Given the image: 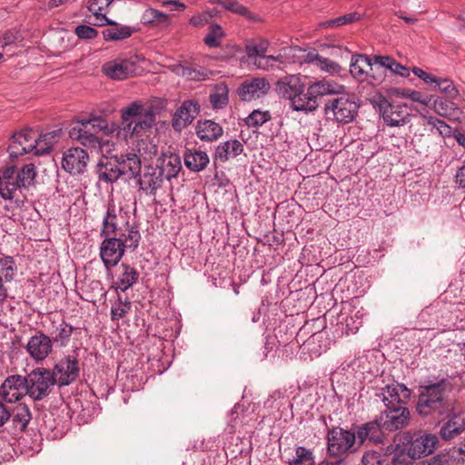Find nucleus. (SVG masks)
<instances>
[{
	"label": "nucleus",
	"mask_w": 465,
	"mask_h": 465,
	"mask_svg": "<svg viewBox=\"0 0 465 465\" xmlns=\"http://www.w3.org/2000/svg\"><path fill=\"white\" fill-rule=\"evenodd\" d=\"M197 137L203 142H213L223 134V127L212 120H200L195 126Z\"/></svg>",
	"instance_id": "30"
},
{
	"label": "nucleus",
	"mask_w": 465,
	"mask_h": 465,
	"mask_svg": "<svg viewBox=\"0 0 465 465\" xmlns=\"http://www.w3.org/2000/svg\"><path fill=\"white\" fill-rule=\"evenodd\" d=\"M380 423L385 430L394 431L407 427L410 423L411 413L406 406L386 408L379 415Z\"/></svg>",
	"instance_id": "13"
},
{
	"label": "nucleus",
	"mask_w": 465,
	"mask_h": 465,
	"mask_svg": "<svg viewBox=\"0 0 465 465\" xmlns=\"http://www.w3.org/2000/svg\"><path fill=\"white\" fill-rule=\"evenodd\" d=\"M20 40H22V35H20L18 30H15V29L7 30L0 37V48H4L5 46L14 45Z\"/></svg>",
	"instance_id": "57"
},
{
	"label": "nucleus",
	"mask_w": 465,
	"mask_h": 465,
	"mask_svg": "<svg viewBox=\"0 0 465 465\" xmlns=\"http://www.w3.org/2000/svg\"><path fill=\"white\" fill-rule=\"evenodd\" d=\"M74 34L80 39H94L97 36L98 32L89 25H81L75 27Z\"/></svg>",
	"instance_id": "61"
},
{
	"label": "nucleus",
	"mask_w": 465,
	"mask_h": 465,
	"mask_svg": "<svg viewBox=\"0 0 465 465\" xmlns=\"http://www.w3.org/2000/svg\"><path fill=\"white\" fill-rule=\"evenodd\" d=\"M464 451L461 449H454L449 453H440L421 462L420 465H452V459L462 456Z\"/></svg>",
	"instance_id": "43"
},
{
	"label": "nucleus",
	"mask_w": 465,
	"mask_h": 465,
	"mask_svg": "<svg viewBox=\"0 0 465 465\" xmlns=\"http://www.w3.org/2000/svg\"><path fill=\"white\" fill-rule=\"evenodd\" d=\"M118 167V163L110 155L101 159L97 167L99 181L113 183L124 177Z\"/></svg>",
	"instance_id": "29"
},
{
	"label": "nucleus",
	"mask_w": 465,
	"mask_h": 465,
	"mask_svg": "<svg viewBox=\"0 0 465 465\" xmlns=\"http://www.w3.org/2000/svg\"><path fill=\"white\" fill-rule=\"evenodd\" d=\"M98 4L99 2H90V5L87 6L90 12V15H86L88 23L94 26L113 25L114 23L106 17L104 7L98 5Z\"/></svg>",
	"instance_id": "39"
},
{
	"label": "nucleus",
	"mask_w": 465,
	"mask_h": 465,
	"mask_svg": "<svg viewBox=\"0 0 465 465\" xmlns=\"http://www.w3.org/2000/svg\"><path fill=\"white\" fill-rule=\"evenodd\" d=\"M50 374L58 386L70 385L79 375L78 361L74 356H65L54 365L53 370H50Z\"/></svg>",
	"instance_id": "11"
},
{
	"label": "nucleus",
	"mask_w": 465,
	"mask_h": 465,
	"mask_svg": "<svg viewBox=\"0 0 465 465\" xmlns=\"http://www.w3.org/2000/svg\"><path fill=\"white\" fill-rule=\"evenodd\" d=\"M344 87L334 82L326 80L316 81L309 84L306 92V100L314 101L315 110L318 107L317 98L324 95L341 94Z\"/></svg>",
	"instance_id": "25"
},
{
	"label": "nucleus",
	"mask_w": 465,
	"mask_h": 465,
	"mask_svg": "<svg viewBox=\"0 0 465 465\" xmlns=\"http://www.w3.org/2000/svg\"><path fill=\"white\" fill-rule=\"evenodd\" d=\"M130 214L121 205H116L114 200L108 203L105 215L103 219L101 235L127 236L131 231H139L137 226L130 223Z\"/></svg>",
	"instance_id": "6"
},
{
	"label": "nucleus",
	"mask_w": 465,
	"mask_h": 465,
	"mask_svg": "<svg viewBox=\"0 0 465 465\" xmlns=\"http://www.w3.org/2000/svg\"><path fill=\"white\" fill-rule=\"evenodd\" d=\"M243 151L242 143L234 139L220 143L215 151V157L221 162H226L230 158L240 155Z\"/></svg>",
	"instance_id": "35"
},
{
	"label": "nucleus",
	"mask_w": 465,
	"mask_h": 465,
	"mask_svg": "<svg viewBox=\"0 0 465 465\" xmlns=\"http://www.w3.org/2000/svg\"><path fill=\"white\" fill-rule=\"evenodd\" d=\"M281 61L280 56L262 55L253 59V63L257 68L266 70L273 65L274 62Z\"/></svg>",
	"instance_id": "62"
},
{
	"label": "nucleus",
	"mask_w": 465,
	"mask_h": 465,
	"mask_svg": "<svg viewBox=\"0 0 465 465\" xmlns=\"http://www.w3.org/2000/svg\"><path fill=\"white\" fill-rule=\"evenodd\" d=\"M134 152L140 156L141 161L151 160L158 153L157 145L151 140L141 139L138 141Z\"/></svg>",
	"instance_id": "45"
},
{
	"label": "nucleus",
	"mask_w": 465,
	"mask_h": 465,
	"mask_svg": "<svg viewBox=\"0 0 465 465\" xmlns=\"http://www.w3.org/2000/svg\"><path fill=\"white\" fill-rule=\"evenodd\" d=\"M398 436L400 441L406 446L408 456L412 460L430 455L439 443L438 437L432 433L420 431L411 434L410 431H405Z\"/></svg>",
	"instance_id": "8"
},
{
	"label": "nucleus",
	"mask_w": 465,
	"mask_h": 465,
	"mask_svg": "<svg viewBox=\"0 0 465 465\" xmlns=\"http://www.w3.org/2000/svg\"><path fill=\"white\" fill-rule=\"evenodd\" d=\"M229 88L224 83H219L214 85L211 94L210 103L215 109H222L228 104Z\"/></svg>",
	"instance_id": "38"
},
{
	"label": "nucleus",
	"mask_w": 465,
	"mask_h": 465,
	"mask_svg": "<svg viewBox=\"0 0 465 465\" xmlns=\"http://www.w3.org/2000/svg\"><path fill=\"white\" fill-rule=\"evenodd\" d=\"M36 176L35 167L33 163L25 164L16 173V183H18V190L26 188L34 183Z\"/></svg>",
	"instance_id": "44"
},
{
	"label": "nucleus",
	"mask_w": 465,
	"mask_h": 465,
	"mask_svg": "<svg viewBox=\"0 0 465 465\" xmlns=\"http://www.w3.org/2000/svg\"><path fill=\"white\" fill-rule=\"evenodd\" d=\"M53 329L49 330L53 344L55 343L64 347L70 341L74 328L64 320L58 322L53 321Z\"/></svg>",
	"instance_id": "33"
},
{
	"label": "nucleus",
	"mask_w": 465,
	"mask_h": 465,
	"mask_svg": "<svg viewBox=\"0 0 465 465\" xmlns=\"http://www.w3.org/2000/svg\"><path fill=\"white\" fill-rule=\"evenodd\" d=\"M433 111L440 116L445 118H451L455 116L458 112L457 105L449 98L437 97L432 102Z\"/></svg>",
	"instance_id": "40"
},
{
	"label": "nucleus",
	"mask_w": 465,
	"mask_h": 465,
	"mask_svg": "<svg viewBox=\"0 0 465 465\" xmlns=\"http://www.w3.org/2000/svg\"><path fill=\"white\" fill-rule=\"evenodd\" d=\"M132 303L127 299L123 302L121 298L118 299L117 302L111 308V319L112 321H119L124 318L128 312L131 310Z\"/></svg>",
	"instance_id": "54"
},
{
	"label": "nucleus",
	"mask_w": 465,
	"mask_h": 465,
	"mask_svg": "<svg viewBox=\"0 0 465 465\" xmlns=\"http://www.w3.org/2000/svg\"><path fill=\"white\" fill-rule=\"evenodd\" d=\"M59 131H53L42 135L33 129H25L15 133L11 143L8 146V153L11 158L33 153L35 155H44L51 152Z\"/></svg>",
	"instance_id": "1"
},
{
	"label": "nucleus",
	"mask_w": 465,
	"mask_h": 465,
	"mask_svg": "<svg viewBox=\"0 0 465 465\" xmlns=\"http://www.w3.org/2000/svg\"><path fill=\"white\" fill-rule=\"evenodd\" d=\"M89 157L82 148H70L63 156L62 167L72 174H78L84 171Z\"/></svg>",
	"instance_id": "24"
},
{
	"label": "nucleus",
	"mask_w": 465,
	"mask_h": 465,
	"mask_svg": "<svg viewBox=\"0 0 465 465\" xmlns=\"http://www.w3.org/2000/svg\"><path fill=\"white\" fill-rule=\"evenodd\" d=\"M465 430V411H452L447 422L440 428V434L445 440L459 436Z\"/></svg>",
	"instance_id": "27"
},
{
	"label": "nucleus",
	"mask_w": 465,
	"mask_h": 465,
	"mask_svg": "<svg viewBox=\"0 0 465 465\" xmlns=\"http://www.w3.org/2000/svg\"><path fill=\"white\" fill-rule=\"evenodd\" d=\"M119 274L114 282L115 289L125 292L134 286L139 279V272L134 267L122 263L119 267Z\"/></svg>",
	"instance_id": "32"
},
{
	"label": "nucleus",
	"mask_w": 465,
	"mask_h": 465,
	"mask_svg": "<svg viewBox=\"0 0 465 465\" xmlns=\"http://www.w3.org/2000/svg\"><path fill=\"white\" fill-rule=\"evenodd\" d=\"M277 94L290 101V106L293 111L313 112L314 101L306 100L305 84L298 74H290L281 78L275 85Z\"/></svg>",
	"instance_id": "2"
},
{
	"label": "nucleus",
	"mask_w": 465,
	"mask_h": 465,
	"mask_svg": "<svg viewBox=\"0 0 465 465\" xmlns=\"http://www.w3.org/2000/svg\"><path fill=\"white\" fill-rule=\"evenodd\" d=\"M109 154L110 158L118 163L120 171H123L121 172L123 176L128 179H136L138 177L141 173L142 161L140 156L134 152V149L130 152L117 153L114 148L111 147V153Z\"/></svg>",
	"instance_id": "12"
},
{
	"label": "nucleus",
	"mask_w": 465,
	"mask_h": 465,
	"mask_svg": "<svg viewBox=\"0 0 465 465\" xmlns=\"http://www.w3.org/2000/svg\"><path fill=\"white\" fill-rule=\"evenodd\" d=\"M122 120L125 132L132 136H140L153 127L155 114L152 109L134 102L122 110Z\"/></svg>",
	"instance_id": "4"
},
{
	"label": "nucleus",
	"mask_w": 465,
	"mask_h": 465,
	"mask_svg": "<svg viewBox=\"0 0 465 465\" xmlns=\"http://www.w3.org/2000/svg\"><path fill=\"white\" fill-rule=\"evenodd\" d=\"M317 66L330 74H338L341 70L340 65L336 62L322 55H320Z\"/></svg>",
	"instance_id": "60"
},
{
	"label": "nucleus",
	"mask_w": 465,
	"mask_h": 465,
	"mask_svg": "<svg viewBox=\"0 0 465 465\" xmlns=\"http://www.w3.org/2000/svg\"><path fill=\"white\" fill-rule=\"evenodd\" d=\"M435 90H439L444 94L449 99H455L459 96V91L455 87L452 81L449 78L438 77L435 84L432 87Z\"/></svg>",
	"instance_id": "49"
},
{
	"label": "nucleus",
	"mask_w": 465,
	"mask_h": 465,
	"mask_svg": "<svg viewBox=\"0 0 465 465\" xmlns=\"http://www.w3.org/2000/svg\"><path fill=\"white\" fill-rule=\"evenodd\" d=\"M286 399L280 391L273 392L268 400L265 401V407L269 409H277L280 408L285 403Z\"/></svg>",
	"instance_id": "63"
},
{
	"label": "nucleus",
	"mask_w": 465,
	"mask_h": 465,
	"mask_svg": "<svg viewBox=\"0 0 465 465\" xmlns=\"http://www.w3.org/2000/svg\"><path fill=\"white\" fill-rule=\"evenodd\" d=\"M69 134L72 139L79 141L84 146L99 149L103 154L111 153V147L114 146L108 141L100 140L94 134L91 133L90 129L80 124L73 127Z\"/></svg>",
	"instance_id": "16"
},
{
	"label": "nucleus",
	"mask_w": 465,
	"mask_h": 465,
	"mask_svg": "<svg viewBox=\"0 0 465 465\" xmlns=\"http://www.w3.org/2000/svg\"><path fill=\"white\" fill-rule=\"evenodd\" d=\"M103 73L114 80H123L136 74V64L131 59H116L103 65Z\"/></svg>",
	"instance_id": "22"
},
{
	"label": "nucleus",
	"mask_w": 465,
	"mask_h": 465,
	"mask_svg": "<svg viewBox=\"0 0 465 465\" xmlns=\"http://www.w3.org/2000/svg\"><path fill=\"white\" fill-rule=\"evenodd\" d=\"M51 337L43 331L31 336L25 345V351L35 362L44 361L53 351Z\"/></svg>",
	"instance_id": "14"
},
{
	"label": "nucleus",
	"mask_w": 465,
	"mask_h": 465,
	"mask_svg": "<svg viewBox=\"0 0 465 465\" xmlns=\"http://www.w3.org/2000/svg\"><path fill=\"white\" fill-rule=\"evenodd\" d=\"M199 104L193 100L184 101L177 109L173 122L175 130H182L190 124L199 114Z\"/></svg>",
	"instance_id": "26"
},
{
	"label": "nucleus",
	"mask_w": 465,
	"mask_h": 465,
	"mask_svg": "<svg viewBox=\"0 0 465 465\" xmlns=\"http://www.w3.org/2000/svg\"><path fill=\"white\" fill-rule=\"evenodd\" d=\"M16 168L10 165L0 171V196L4 200H13L16 196L18 191V183H16Z\"/></svg>",
	"instance_id": "28"
},
{
	"label": "nucleus",
	"mask_w": 465,
	"mask_h": 465,
	"mask_svg": "<svg viewBox=\"0 0 465 465\" xmlns=\"http://www.w3.org/2000/svg\"><path fill=\"white\" fill-rule=\"evenodd\" d=\"M161 161V166H158V168L162 171L165 180L175 177L182 169L180 156L176 153L165 154Z\"/></svg>",
	"instance_id": "36"
},
{
	"label": "nucleus",
	"mask_w": 465,
	"mask_h": 465,
	"mask_svg": "<svg viewBox=\"0 0 465 465\" xmlns=\"http://www.w3.org/2000/svg\"><path fill=\"white\" fill-rule=\"evenodd\" d=\"M372 65L373 63L369 56L355 54L351 55L350 73L359 82L367 81L370 84L374 85L380 82V79L370 74L373 70Z\"/></svg>",
	"instance_id": "17"
},
{
	"label": "nucleus",
	"mask_w": 465,
	"mask_h": 465,
	"mask_svg": "<svg viewBox=\"0 0 465 465\" xmlns=\"http://www.w3.org/2000/svg\"><path fill=\"white\" fill-rule=\"evenodd\" d=\"M268 46L269 43L265 39H262L257 43L248 45L246 46L247 55L251 59L264 55L267 52Z\"/></svg>",
	"instance_id": "55"
},
{
	"label": "nucleus",
	"mask_w": 465,
	"mask_h": 465,
	"mask_svg": "<svg viewBox=\"0 0 465 465\" xmlns=\"http://www.w3.org/2000/svg\"><path fill=\"white\" fill-rule=\"evenodd\" d=\"M361 16L362 14L359 12H352L350 14H346L344 15H341L334 19L327 20L323 23V25L327 27H338L346 24L356 22L360 20Z\"/></svg>",
	"instance_id": "52"
},
{
	"label": "nucleus",
	"mask_w": 465,
	"mask_h": 465,
	"mask_svg": "<svg viewBox=\"0 0 465 465\" xmlns=\"http://www.w3.org/2000/svg\"><path fill=\"white\" fill-rule=\"evenodd\" d=\"M314 456L311 450L299 446L295 450V456L289 460V465H313Z\"/></svg>",
	"instance_id": "48"
},
{
	"label": "nucleus",
	"mask_w": 465,
	"mask_h": 465,
	"mask_svg": "<svg viewBox=\"0 0 465 465\" xmlns=\"http://www.w3.org/2000/svg\"><path fill=\"white\" fill-rule=\"evenodd\" d=\"M53 378L49 369L36 368L33 370L25 377L27 395L34 401H40L46 397L55 384Z\"/></svg>",
	"instance_id": "9"
},
{
	"label": "nucleus",
	"mask_w": 465,
	"mask_h": 465,
	"mask_svg": "<svg viewBox=\"0 0 465 465\" xmlns=\"http://www.w3.org/2000/svg\"><path fill=\"white\" fill-rule=\"evenodd\" d=\"M382 430L384 428L380 423L379 416L374 420L358 426L354 432L358 440V447L363 445L366 441L374 444L382 443L384 440Z\"/></svg>",
	"instance_id": "21"
},
{
	"label": "nucleus",
	"mask_w": 465,
	"mask_h": 465,
	"mask_svg": "<svg viewBox=\"0 0 465 465\" xmlns=\"http://www.w3.org/2000/svg\"><path fill=\"white\" fill-rule=\"evenodd\" d=\"M327 453L331 458L345 460L347 455L358 450V440L354 431L334 427L328 430Z\"/></svg>",
	"instance_id": "7"
},
{
	"label": "nucleus",
	"mask_w": 465,
	"mask_h": 465,
	"mask_svg": "<svg viewBox=\"0 0 465 465\" xmlns=\"http://www.w3.org/2000/svg\"><path fill=\"white\" fill-rule=\"evenodd\" d=\"M31 419L32 414L27 405L19 404L13 410L12 421L15 430L24 431Z\"/></svg>",
	"instance_id": "37"
},
{
	"label": "nucleus",
	"mask_w": 465,
	"mask_h": 465,
	"mask_svg": "<svg viewBox=\"0 0 465 465\" xmlns=\"http://www.w3.org/2000/svg\"><path fill=\"white\" fill-rule=\"evenodd\" d=\"M394 94L399 97L410 99L425 106L430 105L433 98L432 95L422 94L419 91L407 88H397L394 90Z\"/></svg>",
	"instance_id": "41"
},
{
	"label": "nucleus",
	"mask_w": 465,
	"mask_h": 465,
	"mask_svg": "<svg viewBox=\"0 0 465 465\" xmlns=\"http://www.w3.org/2000/svg\"><path fill=\"white\" fill-rule=\"evenodd\" d=\"M363 465H382L381 453L374 450L366 451L361 459Z\"/></svg>",
	"instance_id": "64"
},
{
	"label": "nucleus",
	"mask_w": 465,
	"mask_h": 465,
	"mask_svg": "<svg viewBox=\"0 0 465 465\" xmlns=\"http://www.w3.org/2000/svg\"><path fill=\"white\" fill-rule=\"evenodd\" d=\"M271 88L270 83L263 77L247 79L238 89L239 96L243 101H251L265 95Z\"/></svg>",
	"instance_id": "23"
},
{
	"label": "nucleus",
	"mask_w": 465,
	"mask_h": 465,
	"mask_svg": "<svg viewBox=\"0 0 465 465\" xmlns=\"http://www.w3.org/2000/svg\"><path fill=\"white\" fill-rule=\"evenodd\" d=\"M104 237L100 245L99 255L107 269L115 266L120 262L126 248L136 249L141 240L139 231H131L127 236L123 237L118 235Z\"/></svg>",
	"instance_id": "3"
},
{
	"label": "nucleus",
	"mask_w": 465,
	"mask_h": 465,
	"mask_svg": "<svg viewBox=\"0 0 465 465\" xmlns=\"http://www.w3.org/2000/svg\"><path fill=\"white\" fill-rule=\"evenodd\" d=\"M345 312L341 313V320L337 323L342 334H355L362 325L363 317L367 314L363 308L355 311L353 314L344 317Z\"/></svg>",
	"instance_id": "31"
},
{
	"label": "nucleus",
	"mask_w": 465,
	"mask_h": 465,
	"mask_svg": "<svg viewBox=\"0 0 465 465\" xmlns=\"http://www.w3.org/2000/svg\"><path fill=\"white\" fill-rule=\"evenodd\" d=\"M380 108L383 121L389 126H402L410 121L411 114L405 104H391L384 100Z\"/></svg>",
	"instance_id": "18"
},
{
	"label": "nucleus",
	"mask_w": 465,
	"mask_h": 465,
	"mask_svg": "<svg viewBox=\"0 0 465 465\" xmlns=\"http://www.w3.org/2000/svg\"><path fill=\"white\" fill-rule=\"evenodd\" d=\"M25 377L21 375L8 376L0 387V396L7 402H16L27 395Z\"/></svg>",
	"instance_id": "15"
},
{
	"label": "nucleus",
	"mask_w": 465,
	"mask_h": 465,
	"mask_svg": "<svg viewBox=\"0 0 465 465\" xmlns=\"http://www.w3.org/2000/svg\"><path fill=\"white\" fill-rule=\"evenodd\" d=\"M358 109V104L347 96L330 99L324 107L328 118L341 124L352 122L357 115Z\"/></svg>",
	"instance_id": "10"
},
{
	"label": "nucleus",
	"mask_w": 465,
	"mask_h": 465,
	"mask_svg": "<svg viewBox=\"0 0 465 465\" xmlns=\"http://www.w3.org/2000/svg\"><path fill=\"white\" fill-rule=\"evenodd\" d=\"M218 4L226 10L251 18L250 11L241 2H218Z\"/></svg>",
	"instance_id": "58"
},
{
	"label": "nucleus",
	"mask_w": 465,
	"mask_h": 465,
	"mask_svg": "<svg viewBox=\"0 0 465 465\" xmlns=\"http://www.w3.org/2000/svg\"><path fill=\"white\" fill-rule=\"evenodd\" d=\"M137 178L140 190L149 195H154L165 180L158 166L152 165L144 166L143 173H140Z\"/></svg>",
	"instance_id": "20"
},
{
	"label": "nucleus",
	"mask_w": 465,
	"mask_h": 465,
	"mask_svg": "<svg viewBox=\"0 0 465 465\" xmlns=\"http://www.w3.org/2000/svg\"><path fill=\"white\" fill-rule=\"evenodd\" d=\"M271 119V114L268 111L255 110L246 119L248 126L257 127L262 125Z\"/></svg>",
	"instance_id": "56"
},
{
	"label": "nucleus",
	"mask_w": 465,
	"mask_h": 465,
	"mask_svg": "<svg viewBox=\"0 0 465 465\" xmlns=\"http://www.w3.org/2000/svg\"><path fill=\"white\" fill-rule=\"evenodd\" d=\"M142 21L143 24H152L154 22H158L163 25L169 24L168 15L153 8H148L143 12Z\"/></svg>",
	"instance_id": "53"
},
{
	"label": "nucleus",
	"mask_w": 465,
	"mask_h": 465,
	"mask_svg": "<svg viewBox=\"0 0 465 465\" xmlns=\"http://www.w3.org/2000/svg\"><path fill=\"white\" fill-rule=\"evenodd\" d=\"M78 124L84 125V127L94 130V131H100L104 132L105 134H109L113 132V127L109 126V124L107 120H105L103 117H93L86 120H82L78 122Z\"/></svg>",
	"instance_id": "50"
},
{
	"label": "nucleus",
	"mask_w": 465,
	"mask_h": 465,
	"mask_svg": "<svg viewBox=\"0 0 465 465\" xmlns=\"http://www.w3.org/2000/svg\"><path fill=\"white\" fill-rule=\"evenodd\" d=\"M216 14H212L211 12H203L192 16L189 23L195 27H203L211 24L212 18Z\"/></svg>",
	"instance_id": "59"
},
{
	"label": "nucleus",
	"mask_w": 465,
	"mask_h": 465,
	"mask_svg": "<svg viewBox=\"0 0 465 465\" xmlns=\"http://www.w3.org/2000/svg\"><path fill=\"white\" fill-rule=\"evenodd\" d=\"M17 272V266L13 257H0V278L12 282Z\"/></svg>",
	"instance_id": "46"
},
{
	"label": "nucleus",
	"mask_w": 465,
	"mask_h": 465,
	"mask_svg": "<svg viewBox=\"0 0 465 465\" xmlns=\"http://www.w3.org/2000/svg\"><path fill=\"white\" fill-rule=\"evenodd\" d=\"M386 408L405 406L411 391L402 383H392L383 388L379 394Z\"/></svg>",
	"instance_id": "19"
},
{
	"label": "nucleus",
	"mask_w": 465,
	"mask_h": 465,
	"mask_svg": "<svg viewBox=\"0 0 465 465\" xmlns=\"http://www.w3.org/2000/svg\"><path fill=\"white\" fill-rule=\"evenodd\" d=\"M225 37V32L218 24H212L203 38L204 44L210 48L219 47Z\"/></svg>",
	"instance_id": "42"
},
{
	"label": "nucleus",
	"mask_w": 465,
	"mask_h": 465,
	"mask_svg": "<svg viewBox=\"0 0 465 465\" xmlns=\"http://www.w3.org/2000/svg\"><path fill=\"white\" fill-rule=\"evenodd\" d=\"M134 32V29L133 27L124 25L120 27L107 28L103 31V35L106 41H117L130 37Z\"/></svg>",
	"instance_id": "47"
},
{
	"label": "nucleus",
	"mask_w": 465,
	"mask_h": 465,
	"mask_svg": "<svg viewBox=\"0 0 465 465\" xmlns=\"http://www.w3.org/2000/svg\"><path fill=\"white\" fill-rule=\"evenodd\" d=\"M446 382L432 383L425 386L420 391L417 402V412L422 417H428L433 414L441 415L449 409L447 401L444 398L446 391Z\"/></svg>",
	"instance_id": "5"
},
{
	"label": "nucleus",
	"mask_w": 465,
	"mask_h": 465,
	"mask_svg": "<svg viewBox=\"0 0 465 465\" xmlns=\"http://www.w3.org/2000/svg\"><path fill=\"white\" fill-rule=\"evenodd\" d=\"M183 159L185 166L193 172L203 170L210 162L208 154L200 150H187Z\"/></svg>",
	"instance_id": "34"
},
{
	"label": "nucleus",
	"mask_w": 465,
	"mask_h": 465,
	"mask_svg": "<svg viewBox=\"0 0 465 465\" xmlns=\"http://www.w3.org/2000/svg\"><path fill=\"white\" fill-rule=\"evenodd\" d=\"M181 75L187 80L203 81L210 77L211 71L205 68L182 67Z\"/></svg>",
	"instance_id": "51"
}]
</instances>
